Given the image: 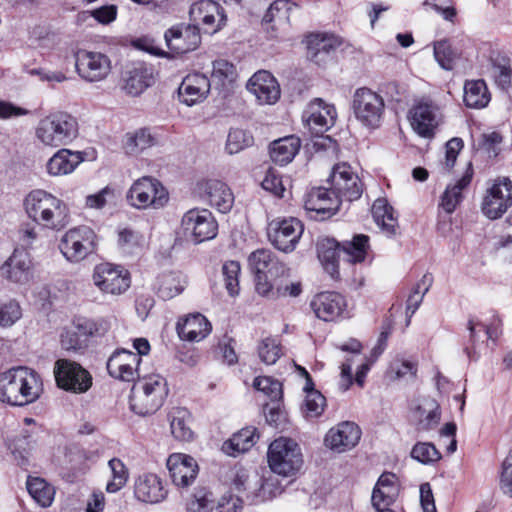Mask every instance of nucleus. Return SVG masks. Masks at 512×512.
Instances as JSON below:
<instances>
[{
  "instance_id": "obj_45",
  "label": "nucleus",
  "mask_w": 512,
  "mask_h": 512,
  "mask_svg": "<svg viewBox=\"0 0 512 512\" xmlns=\"http://www.w3.org/2000/svg\"><path fill=\"white\" fill-rule=\"evenodd\" d=\"M318 257L327 272L335 277L338 274L337 259L342 252L340 244L334 239H323L317 245Z\"/></svg>"
},
{
  "instance_id": "obj_11",
  "label": "nucleus",
  "mask_w": 512,
  "mask_h": 512,
  "mask_svg": "<svg viewBox=\"0 0 512 512\" xmlns=\"http://www.w3.org/2000/svg\"><path fill=\"white\" fill-rule=\"evenodd\" d=\"M512 205V182L509 178H498L487 189L481 209L489 219L500 218Z\"/></svg>"
},
{
  "instance_id": "obj_41",
  "label": "nucleus",
  "mask_w": 512,
  "mask_h": 512,
  "mask_svg": "<svg viewBox=\"0 0 512 512\" xmlns=\"http://www.w3.org/2000/svg\"><path fill=\"white\" fill-rule=\"evenodd\" d=\"M464 103L472 109H482L486 107L490 100L491 94L484 80H468L464 85Z\"/></svg>"
},
{
  "instance_id": "obj_49",
  "label": "nucleus",
  "mask_w": 512,
  "mask_h": 512,
  "mask_svg": "<svg viewBox=\"0 0 512 512\" xmlns=\"http://www.w3.org/2000/svg\"><path fill=\"white\" fill-rule=\"evenodd\" d=\"M369 247V237L358 234L351 241L344 242L341 249L348 262L357 263L365 260Z\"/></svg>"
},
{
  "instance_id": "obj_20",
  "label": "nucleus",
  "mask_w": 512,
  "mask_h": 512,
  "mask_svg": "<svg viewBox=\"0 0 512 512\" xmlns=\"http://www.w3.org/2000/svg\"><path fill=\"white\" fill-rule=\"evenodd\" d=\"M410 122L413 130L421 137L433 136L441 121L440 108L431 100H422L411 109Z\"/></svg>"
},
{
  "instance_id": "obj_31",
  "label": "nucleus",
  "mask_w": 512,
  "mask_h": 512,
  "mask_svg": "<svg viewBox=\"0 0 512 512\" xmlns=\"http://www.w3.org/2000/svg\"><path fill=\"white\" fill-rule=\"evenodd\" d=\"M123 89L132 96L143 93L154 82L153 72L150 67L142 62L133 63L123 77Z\"/></svg>"
},
{
  "instance_id": "obj_39",
  "label": "nucleus",
  "mask_w": 512,
  "mask_h": 512,
  "mask_svg": "<svg viewBox=\"0 0 512 512\" xmlns=\"http://www.w3.org/2000/svg\"><path fill=\"white\" fill-rule=\"evenodd\" d=\"M300 146V139L295 136L275 140L270 146L271 160L281 166L286 165L294 159Z\"/></svg>"
},
{
  "instance_id": "obj_15",
  "label": "nucleus",
  "mask_w": 512,
  "mask_h": 512,
  "mask_svg": "<svg viewBox=\"0 0 512 512\" xmlns=\"http://www.w3.org/2000/svg\"><path fill=\"white\" fill-rule=\"evenodd\" d=\"M190 20L197 27L202 24L205 32L216 33L226 25L224 9L213 0H200L189 11Z\"/></svg>"
},
{
  "instance_id": "obj_38",
  "label": "nucleus",
  "mask_w": 512,
  "mask_h": 512,
  "mask_svg": "<svg viewBox=\"0 0 512 512\" xmlns=\"http://www.w3.org/2000/svg\"><path fill=\"white\" fill-rule=\"evenodd\" d=\"M258 438L259 435L256 433V428L246 427L225 441L222 445V450L229 456L237 457L250 450Z\"/></svg>"
},
{
  "instance_id": "obj_42",
  "label": "nucleus",
  "mask_w": 512,
  "mask_h": 512,
  "mask_svg": "<svg viewBox=\"0 0 512 512\" xmlns=\"http://www.w3.org/2000/svg\"><path fill=\"white\" fill-rule=\"evenodd\" d=\"M372 215L376 224L387 235L393 236L398 228L397 218L394 216L393 208L385 199H377L372 205Z\"/></svg>"
},
{
  "instance_id": "obj_13",
  "label": "nucleus",
  "mask_w": 512,
  "mask_h": 512,
  "mask_svg": "<svg viewBox=\"0 0 512 512\" xmlns=\"http://www.w3.org/2000/svg\"><path fill=\"white\" fill-rule=\"evenodd\" d=\"M327 181L330 183L331 190L339 196L340 200H357L363 192L358 175L347 163L336 164Z\"/></svg>"
},
{
  "instance_id": "obj_43",
  "label": "nucleus",
  "mask_w": 512,
  "mask_h": 512,
  "mask_svg": "<svg viewBox=\"0 0 512 512\" xmlns=\"http://www.w3.org/2000/svg\"><path fill=\"white\" fill-rule=\"evenodd\" d=\"M440 417L439 405L431 398L424 399L414 412L419 430L427 431L435 428L440 421Z\"/></svg>"
},
{
  "instance_id": "obj_47",
  "label": "nucleus",
  "mask_w": 512,
  "mask_h": 512,
  "mask_svg": "<svg viewBox=\"0 0 512 512\" xmlns=\"http://www.w3.org/2000/svg\"><path fill=\"white\" fill-rule=\"evenodd\" d=\"M259 480L260 477L257 473L239 469L233 478L232 486L242 496L255 501Z\"/></svg>"
},
{
  "instance_id": "obj_23",
  "label": "nucleus",
  "mask_w": 512,
  "mask_h": 512,
  "mask_svg": "<svg viewBox=\"0 0 512 512\" xmlns=\"http://www.w3.org/2000/svg\"><path fill=\"white\" fill-rule=\"evenodd\" d=\"M360 437V428L353 422L345 421L332 427L327 432L324 442L329 449L342 453L355 447Z\"/></svg>"
},
{
  "instance_id": "obj_46",
  "label": "nucleus",
  "mask_w": 512,
  "mask_h": 512,
  "mask_svg": "<svg viewBox=\"0 0 512 512\" xmlns=\"http://www.w3.org/2000/svg\"><path fill=\"white\" fill-rule=\"evenodd\" d=\"M26 487L30 496L42 507H49L55 496V489L52 485L40 477L29 476Z\"/></svg>"
},
{
  "instance_id": "obj_54",
  "label": "nucleus",
  "mask_w": 512,
  "mask_h": 512,
  "mask_svg": "<svg viewBox=\"0 0 512 512\" xmlns=\"http://www.w3.org/2000/svg\"><path fill=\"white\" fill-rule=\"evenodd\" d=\"M253 141V136L248 131L239 128H232L227 136L226 151L229 154L239 153L245 148L250 147L253 144Z\"/></svg>"
},
{
  "instance_id": "obj_22",
  "label": "nucleus",
  "mask_w": 512,
  "mask_h": 512,
  "mask_svg": "<svg viewBox=\"0 0 512 512\" xmlns=\"http://www.w3.org/2000/svg\"><path fill=\"white\" fill-rule=\"evenodd\" d=\"M204 202L220 213L229 212L234 204V195L229 186L221 180L209 179L200 185Z\"/></svg>"
},
{
  "instance_id": "obj_10",
  "label": "nucleus",
  "mask_w": 512,
  "mask_h": 512,
  "mask_svg": "<svg viewBox=\"0 0 512 512\" xmlns=\"http://www.w3.org/2000/svg\"><path fill=\"white\" fill-rule=\"evenodd\" d=\"M53 372L57 386L65 391L81 394L92 386L91 374L74 361L58 359Z\"/></svg>"
},
{
  "instance_id": "obj_40",
  "label": "nucleus",
  "mask_w": 512,
  "mask_h": 512,
  "mask_svg": "<svg viewBox=\"0 0 512 512\" xmlns=\"http://www.w3.org/2000/svg\"><path fill=\"white\" fill-rule=\"evenodd\" d=\"M155 144L156 139L147 128L128 132L123 138L124 152L130 156H137Z\"/></svg>"
},
{
  "instance_id": "obj_6",
  "label": "nucleus",
  "mask_w": 512,
  "mask_h": 512,
  "mask_svg": "<svg viewBox=\"0 0 512 512\" xmlns=\"http://www.w3.org/2000/svg\"><path fill=\"white\" fill-rule=\"evenodd\" d=\"M268 464L270 469L285 477L293 476L302 466V454L298 444L288 438L274 440L268 448Z\"/></svg>"
},
{
  "instance_id": "obj_29",
  "label": "nucleus",
  "mask_w": 512,
  "mask_h": 512,
  "mask_svg": "<svg viewBox=\"0 0 512 512\" xmlns=\"http://www.w3.org/2000/svg\"><path fill=\"white\" fill-rule=\"evenodd\" d=\"M134 495L143 503L157 504L165 500L167 490L156 474L147 473L140 475L135 480Z\"/></svg>"
},
{
  "instance_id": "obj_55",
  "label": "nucleus",
  "mask_w": 512,
  "mask_h": 512,
  "mask_svg": "<svg viewBox=\"0 0 512 512\" xmlns=\"http://www.w3.org/2000/svg\"><path fill=\"white\" fill-rule=\"evenodd\" d=\"M22 317V308L15 299L0 301V327H12Z\"/></svg>"
},
{
  "instance_id": "obj_62",
  "label": "nucleus",
  "mask_w": 512,
  "mask_h": 512,
  "mask_svg": "<svg viewBox=\"0 0 512 512\" xmlns=\"http://www.w3.org/2000/svg\"><path fill=\"white\" fill-rule=\"evenodd\" d=\"M492 74L496 84L506 89L511 82V68L509 61L504 57H497L492 61Z\"/></svg>"
},
{
  "instance_id": "obj_25",
  "label": "nucleus",
  "mask_w": 512,
  "mask_h": 512,
  "mask_svg": "<svg viewBox=\"0 0 512 512\" xmlns=\"http://www.w3.org/2000/svg\"><path fill=\"white\" fill-rule=\"evenodd\" d=\"M141 358L135 353L125 350H116L107 361V370L110 376L122 381H133L137 374Z\"/></svg>"
},
{
  "instance_id": "obj_24",
  "label": "nucleus",
  "mask_w": 512,
  "mask_h": 512,
  "mask_svg": "<svg viewBox=\"0 0 512 512\" xmlns=\"http://www.w3.org/2000/svg\"><path fill=\"white\" fill-rule=\"evenodd\" d=\"M167 468L172 482L178 487H188L198 474L196 460L187 454L174 453L167 459Z\"/></svg>"
},
{
  "instance_id": "obj_19",
  "label": "nucleus",
  "mask_w": 512,
  "mask_h": 512,
  "mask_svg": "<svg viewBox=\"0 0 512 512\" xmlns=\"http://www.w3.org/2000/svg\"><path fill=\"white\" fill-rule=\"evenodd\" d=\"M168 49L174 54H185L198 48L201 43L199 27L195 24H178L164 34Z\"/></svg>"
},
{
  "instance_id": "obj_52",
  "label": "nucleus",
  "mask_w": 512,
  "mask_h": 512,
  "mask_svg": "<svg viewBox=\"0 0 512 512\" xmlns=\"http://www.w3.org/2000/svg\"><path fill=\"white\" fill-rule=\"evenodd\" d=\"M108 466L112 473V479L107 483L106 491L108 493H116L126 485L129 477L128 469L118 458L109 460Z\"/></svg>"
},
{
  "instance_id": "obj_12",
  "label": "nucleus",
  "mask_w": 512,
  "mask_h": 512,
  "mask_svg": "<svg viewBox=\"0 0 512 512\" xmlns=\"http://www.w3.org/2000/svg\"><path fill=\"white\" fill-rule=\"evenodd\" d=\"M341 200L331 187L312 188L304 196V208L311 218L325 220L333 216L339 209Z\"/></svg>"
},
{
  "instance_id": "obj_18",
  "label": "nucleus",
  "mask_w": 512,
  "mask_h": 512,
  "mask_svg": "<svg viewBox=\"0 0 512 512\" xmlns=\"http://www.w3.org/2000/svg\"><path fill=\"white\" fill-rule=\"evenodd\" d=\"M310 306L316 317L323 321H335L350 316L345 297L337 292H322L315 295Z\"/></svg>"
},
{
  "instance_id": "obj_58",
  "label": "nucleus",
  "mask_w": 512,
  "mask_h": 512,
  "mask_svg": "<svg viewBox=\"0 0 512 512\" xmlns=\"http://www.w3.org/2000/svg\"><path fill=\"white\" fill-rule=\"evenodd\" d=\"M411 457L422 464H432L441 459V453L429 442L416 443L411 451Z\"/></svg>"
},
{
  "instance_id": "obj_61",
  "label": "nucleus",
  "mask_w": 512,
  "mask_h": 512,
  "mask_svg": "<svg viewBox=\"0 0 512 512\" xmlns=\"http://www.w3.org/2000/svg\"><path fill=\"white\" fill-rule=\"evenodd\" d=\"M212 77L221 82L222 85L232 83L237 78V70L233 63L218 59L213 62Z\"/></svg>"
},
{
  "instance_id": "obj_9",
  "label": "nucleus",
  "mask_w": 512,
  "mask_h": 512,
  "mask_svg": "<svg viewBox=\"0 0 512 512\" xmlns=\"http://www.w3.org/2000/svg\"><path fill=\"white\" fill-rule=\"evenodd\" d=\"M353 112L356 119L368 128L380 126L384 114L383 98L369 88H359L353 96Z\"/></svg>"
},
{
  "instance_id": "obj_48",
  "label": "nucleus",
  "mask_w": 512,
  "mask_h": 512,
  "mask_svg": "<svg viewBox=\"0 0 512 512\" xmlns=\"http://www.w3.org/2000/svg\"><path fill=\"white\" fill-rule=\"evenodd\" d=\"M469 331L468 344L464 351L471 360H477L484 348V323L475 318H470L467 323Z\"/></svg>"
},
{
  "instance_id": "obj_53",
  "label": "nucleus",
  "mask_w": 512,
  "mask_h": 512,
  "mask_svg": "<svg viewBox=\"0 0 512 512\" xmlns=\"http://www.w3.org/2000/svg\"><path fill=\"white\" fill-rule=\"evenodd\" d=\"M285 485L277 476H270L259 480V488L257 490L255 502L271 500L284 491Z\"/></svg>"
},
{
  "instance_id": "obj_63",
  "label": "nucleus",
  "mask_w": 512,
  "mask_h": 512,
  "mask_svg": "<svg viewBox=\"0 0 512 512\" xmlns=\"http://www.w3.org/2000/svg\"><path fill=\"white\" fill-rule=\"evenodd\" d=\"M36 430H38L36 427L31 431L23 430L21 435L15 440L14 453L17 452L20 456L24 457L23 454H29L38 446L39 437Z\"/></svg>"
},
{
  "instance_id": "obj_5",
  "label": "nucleus",
  "mask_w": 512,
  "mask_h": 512,
  "mask_svg": "<svg viewBox=\"0 0 512 512\" xmlns=\"http://www.w3.org/2000/svg\"><path fill=\"white\" fill-rule=\"evenodd\" d=\"M129 205L136 209L163 208L169 194L162 183L151 176H143L133 182L126 194Z\"/></svg>"
},
{
  "instance_id": "obj_8",
  "label": "nucleus",
  "mask_w": 512,
  "mask_h": 512,
  "mask_svg": "<svg viewBox=\"0 0 512 512\" xmlns=\"http://www.w3.org/2000/svg\"><path fill=\"white\" fill-rule=\"evenodd\" d=\"M181 228L184 236L197 244L215 238L218 233L215 217L204 208L188 210L182 217Z\"/></svg>"
},
{
  "instance_id": "obj_3",
  "label": "nucleus",
  "mask_w": 512,
  "mask_h": 512,
  "mask_svg": "<svg viewBox=\"0 0 512 512\" xmlns=\"http://www.w3.org/2000/svg\"><path fill=\"white\" fill-rule=\"evenodd\" d=\"M78 136V122L65 112L51 113L39 120L35 137L44 147L58 148L69 145Z\"/></svg>"
},
{
  "instance_id": "obj_50",
  "label": "nucleus",
  "mask_w": 512,
  "mask_h": 512,
  "mask_svg": "<svg viewBox=\"0 0 512 512\" xmlns=\"http://www.w3.org/2000/svg\"><path fill=\"white\" fill-rule=\"evenodd\" d=\"M432 283L430 275H423V277L416 283L412 292L409 294L406 304V326L410 325L411 317L420 307L425 294L428 292Z\"/></svg>"
},
{
  "instance_id": "obj_30",
  "label": "nucleus",
  "mask_w": 512,
  "mask_h": 512,
  "mask_svg": "<svg viewBox=\"0 0 512 512\" xmlns=\"http://www.w3.org/2000/svg\"><path fill=\"white\" fill-rule=\"evenodd\" d=\"M84 161L82 152L62 148L55 152L46 163V172L53 177L73 173Z\"/></svg>"
},
{
  "instance_id": "obj_34",
  "label": "nucleus",
  "mask_w": 512,
  "mask_h": 512,
  "mask_svg": "<svg viewBox=\"0 0 512 512\" xmlns=\"http://www.w3.org/2000/svg\"><path fill=\"white\" fill-rule=\"evenodd\" d=\"M251 270L258 274H269L270 277L284 275L286 267L272 257L266 249H258L251 253L248 259Z\"/></svg>"
},
{
  "instance_id": "obj_27",
  "label": "nucleus",
  "mask_w": 512,
  "mask_h": 512,
  "mask_svg": "<svg viewBox=\"0 0 512 512\" xmlns=\"http://www.w3.org/2000/svg\"><path fill=\"white\" fill-rule=\"evenodd\" d=\"M1 275L8 281L25 284L32 277V261L28 252L15 250L0 268Z\"/></svg>"
},
{
  "instance_id": "obj_14",
  "label": "nucleus",
  "mask_w": 512,
  "mask_h": 512,
  "mask_svg": "<svg viewBox=\"0 0 512 512\" xmlns=\"http://www.w3.org/2000/svg\"><path fill=\"white\" fill-rule=\"evenodd\" d=\"M93 282L102 292L118 295L129 288L130 277L128 271L120 266L101 263L94 269Z\"/></svg>"
},
{
  "instance_id": "obj_35",
  "label": "nucleus",
  "mask_w": 512,
  "mask_h": 512,
  "mask_svg": "<svg viewBox=\"0 0 512 512\" xmlns=\"http://www.w3.org/2000/svg\"><path fill=\"white\" fill-rule=\"evenodd\" d=\"M177 330L180 338L199 342L211 332V324L203 315L193 314L178 323Z\"/></svg>"
},
{
  "instance_id": "obj_56",
  "label": "nucleus",
  "mask_w": 512,
  "mask_h": 512,
  "mask_svg": "<svg viewBox=\"0 0 512 512\" xmlns=\"http://www.w3.org/2000/svg\"><path fill=\"white\" fill-rule=\"evenodd\" d=\"M62 349L67 352H81L87 347V338L81 335L80 331L74 326L65 328L60 335Z\"/></svg>"
},
{
  "instance_id": "obj_36",
  "label": "nucleus",
  "mask_w": 512,
  "mask_h": 512,
  "mask_svg": "<svg viewBox=\"0 0 512 512\" xmlns=\"http://www.w3.org/2000/svg\"><path fill=\"white\" fill-rule=\"evenodd\" d=\"M170 431L172 436L183 442H189L194 438V432L191 428V414L183 407H174L168 413Z\"/></svg>"
},
{
  "instance_id": "obj_59",
  "label": "nucleus",
  "mask_w": 512,
  "mask_h": 512,
  "mask_svg": "<svg viewBox=\"0 0 512 512\" xmlns=\"http://www.w3.org/2000/svg\"><path fill=\"white\" fill-rule=\"evenodd\" d=\"M240 264L237 261H228L222 267L224 284L229 295L234 297L239 293Z\"/></svg>"
},
{
  "instance_id": "obj_51",
  "label": "nucleus",
  "mask_w": 512,
  "mask_h": 512,
  "mask_svg": "<svg viewBox=\"0 0 512 512\" xmlns=\"http://www.w3.org/2000/svg\"><path fill=\"white\" fill-rule=\"evenodd\" d=\"M75 327L85 338L102 337L110 330V322L104 318L85 319L75 321Z\"/></svg>"
},
{
  "instance_id": "obj_2",
  "label": "nucleus",
  "mask_w": 512,
  "mask_h": 512,
  "mask_svg": "<svg viewBox=\"0 0 512 512\" xmlns=\"http://www.w3.org/2000/svg\"><path fill=\"white\" fill-rule=\"evenodd\" d=\"M28 216L49 229H62L68 223V209L64 202L44 190H34L25 199Z\"/></svg>"
},
{
  "instance_id": "obj_26",
  "label": "nucleus",
  "mask_w": 512,
  "mask_h": 512,
  "mask_svg": "<svg viewBox=\"0 0 512 512\" xmlns=\"http://www.w3.org/2000/svg\"><path fill=\"white\" fill-rule=\"evenodd\" d=\"M247 89L261 104H274L280 98L279 84L266 70L254 73L247 82Z\"/></svg>"
},
{
  "instance_id": "obj_60",
  "label": "nucleus",
  "mask_w": 512,
  "mask_h": 512,
  "mask_svg": "<svg viewBox=\"0 0 512 512\" xmlns=\"http://www.w3.org/2000/svg\"><path fill=\"white\" fill-rule=\"evenodd\" d=\"M296 5L288 0H277L268 8L265 16V22L281 23L289 19V14Z\"/></svg>"
},
{
  "instance_id": "obj_17",
  "label": "nucleus",
  "mask_w": 512,
  "mask_h": 512,
  "mask_svg": "<svg viewBox=\"0 0 512 512\" xmlns=\"http://www.w3.org/2000/svg\"><path fill=\"white\" fill-rule=\"evenodd\" d=\"M76 70L88 82L102 81L111 71V61L103 53L80 50L76 53Z\"/></svg>"
},
{
  "instance_id": "obj_28",
  "label": "nucleus",
  "mask_w": 512,
  "mask_h": 512,
  "mask_svg": "<svg viewBox=\"0 0 512 512\" xmlns=\"http://www.w3.org/2000/svg\"><path fill=\"white\" fill-rule=\"evenodd\" d=\"M210 92L209 79L199 73L187 75L178 88L179 100L187 106L202 102Z\"/></svg>"
},
{
  "instance_id": "obj_21",
  "label": "nucleus",
  "mask_w": 512,
  "mask_h": 512,
  "mask_svg": "<svg viewBox=\"0 0 512 512\" xmlns=\"http://www.w3.org/2000/svg\"><path fill=\"white\" fill-rule=\"evenodd\" d=\"M336 109L320 98L313 99L303 113V121L315 134H320L334 125Z\"/></svg>"
},
{
  "instance_id": "obj_16",
  "label": "nucleus",
  "mask_w": 512,
  "mask_h": 512,
  "mask_svg": "<svg viewBox=\"0 0 512 512\" xmlns=\"http://www.w3.org/2000/svg\"><path fill=\"white\" fill-rule=\"evenodd\" d=\"M302 233L303 225L296 218L273 220L268 226L269 240L283 252L294 250Z\"/></svg>"
},
{
  "instance_id": "obj_32",
  "label": "nucleus",
  "mask_w": 512,
  "mask_h": 512,
  "mask_svg": "<svg viewBox=\"0 0 512 512\" xmlns=\"http://www.w3.org/2000/svg\"><path fill=\"white\" fill-rule=\"evenodd\" d=\"M399 494L398 479L393 473H383L372 492V505L374 508H389Z\"/></svg>"
},
{
  "instance_id": "obj_33",
  "label": "nucleus",
  "mask_w": 512,
  "mask_h": 512,
  "mask_svg": "<svg viewBox=\"0 0 512 512\" xmlns=\"http://www.w3.org/2000/svg\"><path fill=\"white\" fill-rule=\"evenodd\" d=\"M306 44L308 58L320 64L340 45V41L333 35L317 33L309 35Z\"/></svg>"
},
{
  "instance_id": "obj_37",
  "label": "nucleus",
  "mask_w": 512,
  "mask_h": 512,
  "mask_svg": "<svg viewBox=\"0 0 512 512\" xmlns=\"http://www.w3.org/2000/svg\"><path fill=\"white\" fill-rule=\"evenodd\" d=\"M473 172L471 167L467 169L461 179L454 184L448 185L441 195L439 207L447 214L455 211L463 199V190L470 184Z\"/></svg>"
},
{
  "instance_id": "obj_57",
  "label": "nucleus",
  "mask_w": 512,
  "mask_h": 512,
  "mask_svg": "<svg viewBox=\"0 0 512 512\" xmlns=\"http://www.w3.org/2000/svg\"><path fill=\"white\" fill-rule=\"evenodd\" d=\"M258 354L267 365L275 364L282 355V347L277 339L267 337L258 346Z\"/></svg>"
},
{
  "instance_id": "obj_7",
  "label": "nucleus",
  "mask_w": 512,
  "mask_h": 512,
  "mask_svg": "<svg viewBox=\"0 0 512 512\" xmlns=\"http://www.w3.org/2000/svg\"><path fill=\"white\" fill-rule=\"evenodd\" d=\"M96 238L94 230L88 226L69 229L59 242L60 252L68 262L79 263L94 253Z\"/></svg>"
},
{
  "instance_id": "obj_1",
  "label": "nucleus",
  "mask_w": 512,
  "mask_h": 512,
  "mask_svg": "<svg viewBox=\"0 0 512 512\" xmlns=\"http://www.w3.org/2000/svg\"><path fill=\"white\" fill-rule=\"evenodd\" d=\"M43 391L39 374L25 366L0 373V401L23 407L37 401Z\"/></svg>"
},
{
  "instance_id": "obj_4",
  "label": "nucleus",
  "mask_w": 512,
  "mask_h": 512,
  "mask_svg": "<svg viewBox=\"0 0 512 512\" xmlns=\"http://www.w3.org/2000/svg\"><path fill=\"white\" fill-rule=\"evenodd\" d=\"M168 394L167 382L159 374L138 378L130 394V407L136 414L145 416L155 413Z\"/></svg>"
},
{
  "instance_id": "obj_64",
  "label": "nucleus",
  "mask_w": 512,
  "mask_h": 512,
  "mask_svg": "<svg viewBox=\"0 0 512 512\" xmlns=\"http://www.w3.org/2000/svg\"><path fill=\"white\" fill-rule=\"evenodd\" d=\"M434 57L441 68L452 70L455 63V53L447 41H438L434 44Z\"/></svg>"
},
{
  "instance_id": "obj_44",
  "label": "nucleus",
  "mask_w": 512,
  "mask_h": 512,
  "mask_svg": "<svg viewBox=\"0 0 512 512\" xmlns=\"http://www.w3.org/2000/svg\"><path fill=\"white\" fill-rule=\"evenodd\" d=\"M184 277L177 272H167L157 278V293L163 300L179 295L185 287Z\"/></svg>"
}]
</instances>
